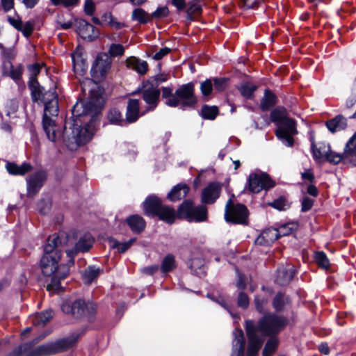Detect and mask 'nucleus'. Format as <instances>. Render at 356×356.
<instances>
[{
  "label": "nucleus",
  "instance_id": "obj_47",
  "mask_svg": "<svg viewBox=\"0 0 356 356\" xmlns=\"http://www.w3.org/2000/svg\"><path fill=\"white\" fill-rule=\"evenodd\" d=\"M286 304V299L282 293H278L275 295L273 300V307L277 312H280L283 309Z\"/></svg>",
  "mask_w": 356,
  "mask_h": 356
},
{
  "label": "nucleus",
  "instance_id": "obj_52",
  "mask_svg": "<svg viewBox=\"0 0 356 356\" xmlns=\"http://www.w3.org/2000/svg\"><path fill=\"white\" fill-rule=\"evenodd\" d=\"M207 297L209 299H211V300L217 302L221 307H222L225 309H226L234 318H238V314H234V313H232L231 312L229 307L226 304V302H225V301L224 300L223 298H222L220 297L219 298H217L213 295H212L211 293H208L207 294Z\"/></svg>",
  "mask_w": 356,
  "mask_h": 356
},
{
  "label": "nucleus",
  "instance_id": "obj_62",
  "mask_svg": "<svg viewBox=\"0 0 356 356\" xmlns=\"http://www.w3.org/2000/svg\"><path fill=\"white\" fill-rule=\"evenodd\" d=\"M293 225L291 224L283 225L277 229L279 236H288L293 232Z\"/></svg>",
  "mask_w": 356,
  "mask_h": 356
},
{
  "label": "nucleus",
  "instance_id": "obj_35",
  "mask_svg": "<svg viewBox=\"0 0 356 356\" xmlns=\"http://www.w3.org/2000/svg\"><path fill=\"white\" fill-rule=\"evenodd\" d=\"M108 120L111 124L119 125L121 127L126 126V120L120 111L117 108H111L108 113Z\"/></svg>",
  "mask_w": 356,
  "mask_h": 356
},
{
  "label": "nucleus",
  "instance_id": "obj_61",
  "mask_svg": "<svg viewBox=\"0 0 356 356\" xmlns=\"http://www.w3.org/2000/svg\"><path fill=\"white\" fill-rule=\"evenodd\" d=\"M314 200L307 196H304L301 200V211L307 212L309 211L313 205Z\"/></svg>",
  "mask_w": 356,
  "mask_h": 356
},
{
  "label": "nucleus",
  "instance_id": "obj_27",
  "mask_svg": "<svg viewBox=\"0 0 356 356\" xmlns=\"http://www.w3.org/2000/svg\"><path fill=\"white\" fill-rule=\"evenodd\" d=\"M326 127L332 134L344 130L347 127V119L338 115L325 122Z\"/></svg>",
  "mask_w": 356,
  "mask_h": 356
},
{
  "label": "nucleus",
  "instance_id": "obj_58",
  "mask_svg": "<svg viewBox=\"0 0 356 356\" xmlns=\"http://www.w3.org/2000/svg\"><path fill=\"white\" fill-rule=\"evenodd\" d=\"M124 52V47L120 44H112L109 48V54L112 56H122Z\"/></svg>",
  "mask_w": 356,
  "mask_h": 356
},
{
  "label": "nucleus",
  "instance_id": "obj_56",
  "mask_svg": "<svg viewBox=\"0 0 356 356\" xmlns=\"http://www.w3.org/2000/svg\"><path fill=\"white\" fill-rule=\"evenodd\" d=\"M214 88L218 91L224 90L227 86L228 79L223 77L212 79Z\"/></svg>",
  "mask_w": 356,
  "mask_h": 356
},
{
  "label": "nucleus",
  "instance_id": "obj_41",
  "mask_svg": "<svg viewBox=\"0 0 356 356\" xmlns=\"http://www.w3.org/2000/svg\"><path fill=\"white\" fill-rule=\"evenodd\" d=\"M175 266V257L172 254H168L163 258L161 269L163 273H168L172 271Z\"/></svg>",
  "mask_w": 356,
  "mask_h": 356
},
{
  "label": "nucleus",
  "instance_id": "obj_59",
  "mask_svg": "<svg viewBox=\"0 0 356 356\" xmlns=\"http://www.w3.org/2000/svg\"><path fill=\"white\" fill-rule=\"evenodd\" d=\"M33 29L34 22L33 21L29 20L27 21L25 24L22 23L20 31L23 33V35L25 37L28 38L32 34Z\"/></svg>",
  "mask_w": 356,
  "mask_h": 356
},
{
  "label": "nucleus",
  "instance_id": "obj_9",
  "mask_svg": "<svg viewBox=\"0 0 356 356\" xmlns=\"http://www.w3.org/2000/svg\"><path fill=\"white\" fill-rule=\"evenodd\" d=\"M177 216L188 222H204L207 219V209L203 204L194 206L192 200H186L179 207Z\"/></svg>",
  "mask_w": 356,
  "mask_h": 356
},
{
  "label": "nucleus",
  "instance_id": "obj_33",
  "mask_svg": "<svg viewBox=\"0 0 356 356\" xmlns=\"http://www.w3.org/2000/svg\"><path fill=\"white\" fill-rule=\"evenodd\" d=\"M53 316L54 312L52 309H47L41 313L36 314L32 318L33 325L42 327L52 318Z\"/></svg>",
  "mask_w": 356,
  "mask_h": 356
},
{
  "label": "nucleus",
  "instance_id": "obj_34",
  "mask_svg": "<svg viewBox=\"0 0 356 356\" xmlns=\"http://www.w3.org/2000/svg\"><path fill=\"white\" fill-rule=\"evenodd\" d=\"M330 148V145L325 143L319 144L318 147H317L314 142H312L311 145V150L314 159L318 160L322 158H325Z\"/></svg>",
  "mask_w": 356,
  "mask_h": 356
},
{
  "label": "nucleus",
  "instance_id": "obj_26",
  "mask_svg": "<svg viewBox=\"0 0 356 356\" xmlns=\"http://www.w3.org/2000/svg\"><path fill=\"white\" fill-rule=\"evenodd\" d=\"M72 60L75 72L84 73L87 70V63L83 57V49L76 47L72 54Z\"/></svg>",
  "mask_w": 356,
  "mask_h": 356
},
{
  "label": "nucleus",
  "instance_id": "obj_1",
  "mask_svg": "<svg viewBox=\"0 0 356 356\" xmlns=\"http://www.w3.org/2000/svg\"><path fill=\"white\" fill-rule=\"evenodd\" d=\"M90 99L88 101L77 102L72 108V122H66L65 124V131L67 126H70L72 129V137L65 136V132L62 130V136L60 139L55 143H63L70 150H75L79 146L88 143L92 138L93 133L90 125L88 123L82 125L83 118L93 115L100 112L104 100L102 92L98 87H95L90 90Z\"/></svg>",
  "mask_w": 356,
  "mask_h": 356
},
{
  "label": "nucleus",
  "instance_id": "obj_22",
  "mask_svg": "<svg viewBox=\"0 0 356 356\" xmlns=\"http://www.w3.org/2000/svg\"><path fill=\"white\" fill-rule=\"evenodd\" d=\"M232 356H244L245 338L241 329H235L233 332Z\"/></svg>",
  "mask_w": 356,
  "mask_h": 356
},
{
  "label": "nucleus",
  "instance_id": "obj_50",
  "mask_svg": "<svg viewBox=\"0 0 356 356\" xmlns=\"http://www.w3.org/2000/svg\"><path fill=\"white\" fill-rule=\"evenodd\" d=\"M325 158L328 162L332 164H338L341 161H343V154L336 153L332 152L330 149L328 150Z\"/></svg>",
  "mask_w": 356,
  "mask_h": 356
},
{
  "label": "nucleus",
  "instance_id": "obj_16",
  "mask_svg": "<svg viewBox=\"0 0 356 356\" xmlns=\"http://www.w3.org/2000/svg\"><path fill=\"white\" fill-rule=\"evenodd\" d=\"M111 67V59L105 53H100L97 56L92 64L90 72L92 76L104 77Z\"/></svg>",
  "mask_w": 356,
  "mask_h": 356
},
{
  "label": "nucleus",
  "instance_id": "obj_60",
  "mask_svg": "<svg viewBox=\"0 0 356 356\" xmlns=\"http://www.w3.org/2000/svg\"><path fill=\"white\" fill-rule=\"evenodd\" d=\"M236 286L240 290H244L246 288L247 285L245 276L238 270V268L236 269Z\"/></svg>",
  "mask_w": 356,
  "mask_h": 356
},
{
  "label": "nucleus",
  "instance_id": "obj_51",
  "mask_svg": "<svg viewBox=\"0 0 356 356\" xmlns=\"http://www.w3.org/2000/svg\"><path fill=\"white\" fill-rule=\"evenodd\" d=\"M17 55L16 49L14 47H5L2 50L1 53V59L4 60H10L15 58Z\"/></svg>",
  "mask_w": 356,
  "mask_h": 356
},
{
  "label": "nucleus",
  "instance_id": "obj_30",
  "mask_svg": "<svg viewBox=\"0 0 356 356\" xmlns=\"http://www.w3.org/2000/svg\"><path fill=\"white\" fill-rule=\"evenodd\" d=\"M189 187L186 184H178L168 194V198L172 202L184 198L189 192Z\"/></svg>",
  "mask_w": 356,
  "mask_h": 356
},
{
  "label": "nucleus",
  "instance_id": "obj_54",
  "mask_svg": "<svg viewBox=\"0 0 356 356\" xmlns=\"http://www.w3.org/2000/svg\"><path fill=\"white\" fill-rule=\"evenodd\" d=\"M51 203L49 199H42L37 204V207L42 214H47L51 209Z\"/></svg>",
  "mask_w": 356,
  "mask_h": 356
},
{
  "label": "nucleus",
  "instance_id": "obj_32",
  "mask_svg": "<svg viewBox=\"0 0 356 356\" xmlns=\"http://www.w3.org/2000/svg\"><path fill=\"white\" fill-rule=\"evenodd\" d=\"M277 103V97L270 90L266 89L264 95L261 99L260 108L262 111H268Z\"/></svg>",
  "mask_w": 356,
  "mask_h": 356
},
{
  "label": "nucleus",
  "instance_id": "obj_29",
  "mask_svg": "<svg viewBox=\"0 0 356 356\" xmlns=\"http://www.w3.org/2000/svg\"><path fill=\"white\" fill-rule=\"evenodd\" d=\"M295 273L296 270L293 267H282L277 270L275 282L281 286L286 285L293 280Z\"/></svg>",
  "mask_w": 356,
  "mask_h": 356
},
{
  "label": "nucleus",
  "instance_id": "obj_20",
  "mask_svg": "<svg viewBox=\"0 0 356 356\" xmlns=\"http://www.w3.org/2000/svg\"><path fill=\"white\" fill-rule=\"evenodd\" d=\"M343 155L344 163L356 166V132L346 143Z\"/></svg>",
  "mask_w": 356,
  "mask_h": 356
},
{
  "label": "nucleus",
  "instance_id": "obj_45",
  "mask_svg": "<svg viewBox=\"0 0 356 356\" xmlns=\"http://www.w3.org/2000/svg\"><path fill=\"white\" fill-rule=\"evenodd\" d=\"M268 303V300L265 297L261 296H256L254 298L255 308L259 314H266V306Z\"/></svg>",
  "mask_w": 356,
  "mask_h": 356
},
{
  "label": "nucleus",
  "instance_id": "obj_10",
  "mask_svg": "<svg viewBox=\"0 0 356 356\" xmlns=\"http://www.w3.org/2000/svg\"><path fill=\"white\" fill-rule=\"evenodd\" d=\"M177 107L185 111L193 109L197 103L195 95V85L192 82L180 86L176 90Z\"/></svg>",
  "mask_w": 356,
  "mask_h": 356
},
{
  "label": "nucleus",
  "instance_id": "obj_19",
  "mask_svg": "<svg viewBox=\"0 0 356 356\" xmlns=\"http://www.w3.org/2000/svg\"><path fill=\"white\" fill-rule=\"evenodd\" d=\"M31 90L32 101L38 104L42 103L44 99L48 98L49 90L45 91L44 87L41 86L36 78H31L28 83Z\"/></svg>",
  "mask_w": 356,
  "mask_h": 356
},
{
  "label": "nucleus",
  "instance_id": "obj_15",
  "mask_svg": "<svg viewBox=\"0 0 356 356\" xmlns=\"http://www.w3.org/2000/svg\"><path fill=\"white\" fill-rule=\"evenodd\" d=\"M222 191V184L218 181L210 182L201 193V202L203 204H212L219 198Z\"/></svg>",
  "mask_w": 356,
  "mask_h": 356
},
{
  "label": "nucleus",
  "instance_id": "obj_6",
  "mask_svg": "<svg viewBox=\"0 0 356 356\" xmlns=\"http://www.w3.org/2000/svg\"><path fill=\"white\" fill-rule=\"evenodd\" d=\"M250 321L252 323L254 332L257 334L261 333L264 337H277L289 323L286 317L272 312L264 314L257 323L253 320Z\"/></svg>",
  "mask_w": 356,
  "mask_h": 356
},
{
  "label": "nucleus",
  "instance_id": "obj_23",
  "mask_svg": "<svg viewBox=\"0 0 356 356\" xmlns=\"http://www.w3.org/2000/svg\"><path fill=\"white\" fill-rule=\"evenodd\" d=\"M280 238L277 228L270 227L264 229L256 238L255 243L259 245L268 246Z\"/></svg>",
  "mask_w": 356,
  "mask_h": 356
},
{
  "label": "nucleus",
  "instance_id": "obj_2",
  "mask_svg": "<svg viewBox=\"0 0 356 356\" xmlns=\"http://www.w3.org/2000/svg\"><path fill=\"white\" fill-rule=\"evenodd\" d=\"M62 239L54 234L49 236L43 248V255L40 259V268L44 276L51 277V283L47 285V289L58 290L60 280L65 279L70 273V266L61 264L58 266L62 254Z\"/></svg>",
  "mask_w": 356,
  "mask_h": 356
},
{
  "label": "nucleus",
  "instance_id": "obj_12",
  "mask_svg": "<svg viewBox=\"0 0 356 356\" xmlns=\"http://www.w3.org/2000/svg\"><path fill=\"white\" fill-rule=\"evenodd\" d=\"M248 211L242 204H233L232 199H229L225 205V220L233 224H246Z\"/></svg>",
  "mask_w": 356,
  "mask_h": 356
},
{
  "label": "nucleus",
  "instance_id": "obj_5",
  "mask_svg": "<svg viewBox=\"0 0 356 356\" xmlns=\"http://www.w3.org/2000/svg\"><path fill=\"white\" fill-rule=\"evenodd\" d=\"M48 98L42 102L44 105V115L42 118V127L47 138L56 143L62 136L61 127L56 124L50 116H57L59 111L58 95L56 90H49Z\"/></svg>",
  "mask_w": 356,
  "mask_h": 356
},
{
  "label": "nucleus",
  "instance_id": "obj_7",
  "mask_svg": "<svg viewBox=\"0 0 356 356\" xmlns=\"http://www.w3.org/2000/svg\"><path fill=\"white\" fill-rule=\"evenodd\" d=\"M145 214L148 217L158 216L160 220L169 224L176 218L175 211L170 207L163 205L159 197L155 195H149L143 202Z\"/></svg>",
  "mask_w": 356,
  "mask_h": 356
},
{
  "label": "nucleus",
  "instance_id": "obj_37",
  "mask_svg": "<svg viewBox=\"0 0 356 356\" xmlns=\"http://www.w3.org/2000/svg\"><path fill=\"white\" fill-rule=\"evenodd\" d=\"M219 113L218 108L216 106H209V105H203L201 111L200 115L203 119L213 120Z\"/></svg>",
  "mask_w": 356,
  "mask_h": 356
},
{
  "label": "nucleus",
  "instance_id": "obj_46",
  "mask_svg": "<svg viewBox=\"0 0 356 356\" xmlns=\"http://www.w3.org/2000/svg\"><path fill=\"white\" fill-rule=\"evenodd\" d=\"M202 11V6L195 1H191L188 3V7L186 9L187 19L192 21L193 20V15L197 13H200Z\"/></svg>",
  "mask_w": 356,
  "mask_h": 356
},
{
  "label": "nucleus",
  "instance_id": "obj_25",
  "mask_svg": "<svg viewBox=\"0 0 356 356\" xmlns=\"http://www.w3.org/2000/svg\"><path fill=\"white\" fill-rule=\"evenodd\" d=\"M6 169L11 175L24 176L33 170V166L30 163L27 162H24L21 165H17L15 162L6 161Z\"/></svg>",
  "mask_w": 356,
  "mask_h": 356
},
{
  "label": "nucleus",
  "instance_id": "obj_24",
  "mask_svg": "<svg viewBox=\"0 0 356 356\" xmlns=\"http://www.w3.org/2000/svg\"><path fill=\"white\" fill-rule=\"evenodd\" d=\"M140 115L139 101L136 99H129L127 102L126 111V124H131L138 120Z\"/></svg>",
  "mask_w": 356,
  "mask_h": 356
},
{
  "label": "nucleus",
  "instance_id": "obj_39",
  "mask_svg": "<svg viewBox=\"0 0 356 356\" xmlns=\"http://www.w3.org/2000/svg\"><path fill=\"white\" fill-rule=\"evenodd\" d=\"M189 267L195 274L200 277L204 273V261L200 257L191 259Z\"/></svg>",
  "mask_w": 356,
  "mask_h": 356
},
{
  "label": "nucleus",
  "instance_id": "obj_38",
  "mask_svg": "<svg viewBox=\"0 0 356 356\" xmlns=\"http://www.w3.org/2000/svg\"><path fill=\"white\" fill-rule=\"evenodd\" d=\"M257 89V86L249 82L242 83L238 90L241 95L248 99H251L254 97V92Z\"/></svg>",
  "mask_w": 356,
  "mask_h": 356
},
{
  "label": "nucleus",
  "instance_id": "obj_63",
  "mask_svg": "<svg viewBox=\"0 0 356 356\" xmlns=\"http://www.w3.org/2000/svg\"><path fill=\"white\" fill-rule=\"evenodd\" d=\"M169 13L168 8L166 6L158 8L152 13V16L154 18H162L166 17Z\"/></svg>",
  "mask_w": 356,
  "mask_h": 356
},
{
  "label": "nucleus",
  "instance_id": "obj_18",
  "mask_svg": "<svg viewBox=\"0 0 356 356\" xmlns=\"http://www.w3.org/2000/svg\"><path fill=\"white\" fill-rule=\"evenodd\" d=\"M160 93V90L154 87L153 83L150 85L147 82L145 84L142 94L143 100L148 105L147 111H152L156 107Z\"/></svg>",
  "mask_w": 356,
  "mask_h": 356
},
{
  "label": "nucleus",
  "instance_id": "obj_53",
  "mask_svg": "<svg viewBox=\"0 0 356 356\" xmlns=\"http://www.w3.org/2000/svg\"><path fill=\"white\" fill-rule=\"evenodd\" d=\"M249 298L248 295L243 292L240 291L237 296V305L242 309H247L249 306Z\"/></svg>",
  "mask_w": 356,
  "mask_h": 356
},
{
  "label": "nucleus",
  "instance_id": "obj_64",
  "mask_svg": "<svg viewBox=\"0 0 356 356\" xmlns=\"http://www.w3.org/2000/svg\"><path fill=\"white\" fill-rule=\"evenodd\" d=\"M95 10V6L92 0H86L84 3V12L88 15H92Z\"/></svg>",
  "mask_w": 356,
  "mask_h": 356
},
{
  "label": "nucleus",
  "instance_id": "obj_49",
  "mask_svg": "<svg viewBox=\"0 0 356 356\" xmlns=\"http://www.w3.org/2000/svg\"><path fill=\"white\" fill-rule=\"evenodd\" d=\"M135 241L136 238H131L123 243L115 241L113 244V248H117L119 252L124 253L133 245Z\"/></svg>",
  "mask_w": 356,
  "mask_h": 356
},
{
  "label": "nucleus",
  "instance_id": "obj_14",
  "mask_svg": "<svg viewBox=\"0 0 356 356\" xmlns=\"http://www.w3.org/2000/svg\"><path fill=\"white\" fill-rule=\"evenodd\" d=\"M47 177L46 171L38 170L26 179L28 196H34L44 184Z\"/></svg>",
  "mask_w": 356,
  "mask_h": 356
},
{
  "label": "nucleus",
  "instance_id": "obj_57",
  "mask_svg": "<svg viewBox=\"0 0 356 356\" xmlns=\"http://www.w3.org/2000/svg\"><path fill=\"white\" fill-rule=\"evenodd\" d=\"M22 72L23 67L21 65H18L15 68L13 67L7 76L10 77L15 82H18L22 79Z\"/></svg>",
  "mask_w": 356,
  "mask_h": 356
},
{
  "label": "nucleus",
  "instance_id": "obj_8",
  "mask_svg": "<svg viewBox=\"0 0 356 356\" xmlns=\"http://www.w3.org/2000/svg\"><path fill=\"white\" fill-rule=\"evenodd\" d=\"M62 311L76 319L86 318L92 321L97 312V305L95 302L83 299L75 300H66L61 305Z\"/></svg>",
  "mask_w": 356,
  "mask_h": 356
},
{
  "label": "nucleus",
  "instance_id": "obj_55",
  "mask_svg": "<svg viewBox=\"0 0 356 356\" xmlns=\"http://www.w3.org/2000/svg\"><path fill=\"white\" fill-rule=\"evenodd\" d=\"M133 59L134 60V66L136 72L140 74H145L148 70L147 63L146 61L140 60L135 58Z\"/></svg>",
  "mask_w": 356,
  "mask_h": 356
},
{
  "label": "nucleus",
  "instance_id": "obj_21",
  "mask_svg": "<svg viewBox=\"0 0 356 356\" xmlns=\"http://www.w3.org/2000/svg\"><path fill=\"white\" fill-rule=\"evenodd\" d=\"M78 31L81 37L89 41L94 40L98 37V30L85 19H80L78 22Z\"/></svg>",
  "mask_w": 356,
  "mask_h": 356
},
{
  "label": "nucleus",
  "instance_id": "obj_40",
  "mask_svg": "<svg viewBox=\"0 0 356 356\" xmlns=\"http://www.w3.org/2000/svg\"><path fill=\"white\" fill-rule=\"evenodd\" d=\"M162 97L165 99V104L170 107H177L176 91L172 93V90L168 87H162Z\"/></svg>",
  "mask_w": 356,
  "mask_h": 356
},
{
  "label": "nucleus",
  "instance_id": "obj_31",
  "mask_svg": "<svg viewBox=\"0 0 356 356\" xmlns=\"http://www.w3.org/2000/svg\"><path fill=\"white\" fill-rule=\"evenodd\" d=\"M103 270L95 266H89L82 274L84 283L89 284L95 280L102 273Z\"/></svg>",
  "mask_w": 356,
  "mask_h": 356
},
{
  "label": "nucleus",
  "instance_id": "obj_13",
  "mask_svg": "<svg viewBox=\"0 0 356 356\" xmlns=\"http://www.w3.org/2000/svg\"><path fill=\"white\" fill-rule=\"evenodd\" d=\"M245 328L248 338L247 356H257L264 343V339L254 332L252 323L250 321H245Z\"/></svg>",
  "mask_w": 356,
  "mask_h": 356
},
{
  "label": "nucleus",
  "instance_id": "obj_3",
  "mask_svg": "<svg viewBox=\"0 0 356 356\" xmlns=\"http://www.w3.org/2000/svg\"><path fill=\"white\" fill-rule=\"evenodd\" d=\"M44 337V335L33 341L26 342L19 346L7 356H49L62 353L74 346L80 338L81 334L73 332L67 337L33 348V346Z\"/></svg>",
  "mask_w": 356,
  "mask_h": 356
},
{
  "label": "nucleus",
  "instance_id": "obj_42",
  "mask_svg": "<svg viewBox=\"0 0 356 356\" xmlns=\"http://www.w3.org/2000/svg\"><path fill=\"white\" fill-rule=\"evenodd\" d=\"M131 18L140 24H145L149 21L148 14L142 8H138L133 10Z\"/></svg>",
  "mask_w": 356,
  "mask_h": 356
},
{
  "label": "nucleus",
  "instance_id": "obj_43",
  "mask_svg": "<svg viewBox=\"0 0 356 356\" xmlns=\"http://www.w3.org/2000/svg\"><path fill=\"white\" fill-rule=\"evenodd\" d=\"M268 204L273 208L279 211H284L290 207V204L287 201L286 198L284 196L279 197L277 199L270 202Z\"/></svg>",
  "mask_w": 356,
  "mask_h": 356
},
{
  "label": "nucleus",
  "instance_id": "obj_17",
  "mask_svg": "<svg viewBox=\"0 0 356 356\" xmlns=\"http://www.w3.org/2000/svg\"><path fill=\"white\" fill-rule=\"evenodd\" d=\"M94 239L90 234L87 233L79 238L74 247L66 252L67 257L70 258V262L73 264V257L79 252H85L92 248Z\"/></svg>",
  "mask_w": 356,
  "mask_h": 356
},
{
  "label": "nucleus",
  "instance_id": "obj_48",
  "mask_svg": "<svg viewBox=\"0 0 356 356\" xmlns=\"http://www.w3.org/2000/svg\"><path fill=\"white\" fill-rule=\"evenodd\" d=\"M213 81L212 79H207L200 84V90L204 97L209 96L213 90Z\"/></svg>",
  "mask_w": 356,
  "mask_h": 356
},
{
  "label": "nucleus",
  "instance_id": "obj_4",
  "mask_svg": "<svg viewBox=\"0 0 356 356\" xmlns=\"http://www.w3.org/2000/svg\"><path fill=\"white\" fill-rule=\"evenodd\" d=\"M270 120L277 129L275 136L286 147L294 144L293 136L298 134L296 122L288 117V111L284 106H277L270 114Z\"/></svg>",
  "mask_w": 356,
  "mask_h": 356
},
{
  "label": "nucleus",
  "instance_id": "obj_11",
  "mask_svg": "<svg viewBox=\"0 0 356 356\" xmlns=\"http://www.w3.org/2000/svg\"><path fill=\"white\" fill-rule=\"evenodd\" d=\"M275 183L270 176L262 172H252L248 176L245 190L250 193H258L262 190H268L274 187Z\"/></svg>",
  "mask_w": 356,
  "mask_h": 356
},
{
  "label": "nucleus",
  "instance_id": "obj_44",
  "mask_svg": "<svg viewBox=\"0 0 356 356\" xmlns=\"http://www.w3.org/2000/svg\"><path fill=\"white\" fill-rule=\"evenodd\" d=\"M314 259L319 267L324 269H327L330 267V261L324 252H316L314 255Z\"/></svg>",
  "mask_w": 356,
  "mask_h": 356
},
{
  "label": "nucleus",
  "instance_id": "obj_28",
  "mask_svg": "<svg viewBox=\"0 0 356 356\" xmlns=\"http://www.w3.org/2000/svg\"><path fill=\"white\" fill-rule=\"evenodd\" d=\"M126 222L131 230L135 234H140L145 228L146 222L144 218L137 214L131 215L126 219Z\"/></svg>",
  "mask_w": 356,
  "mask_h": 356
},
{
  "label": "nucleus",
  "instance_id": "obj_36",
  "mask_svg": "<svg viewBox=\"0 0 356 356\" xmlns=\"http://www.w3.org/2000/svg\"><path fill=\"white\" fill-rule=\"evenodd\" d=\"M268 337L269 339L267 340L262 351L263 356H272V355L276 351L279 344V339L277 337Z\"/></svg>",
  "mask_w": 356,
  "mask_h": 356
}]
</instances>
